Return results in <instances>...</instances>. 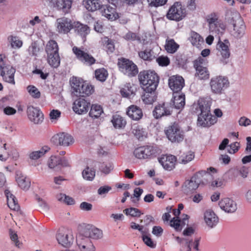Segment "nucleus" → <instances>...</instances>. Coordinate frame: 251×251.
<instances>
[{
	"mask_svg": "<svg viewBox=\"0 0 251 251\" xmlns=\"http://www.w3.org/2000/svg\"><path fill=\"white\" fill-rule=\"evenodd\" d=\"M16 70L4 54H0V74L3 79L10 84L15 85L14 75Z\"/></svg>",
	"mask_w": 251,
	"mask_h": 251,
	"instance_id": "39448f33",
	"label": "nucleus"
},
{
	"mask_svg": "<svg viewBox=\"0 0 251 251\" xmlns=\"http://www.w3.org/2000/svg\"><path fill=\"white\" fill-rule=\"evenodd\" d=\"M172 107L167 103H163L156 106L153 111V115L156 119L171 114Z\"/></svg>",
	"mask_w": 251,
	"mask_h": 251,
	"instance_id": "b1692460",
	"label": "nucleus"
},
{
	"mask_svg": "<svg viewBox=\"0 0 251 251\" xmlns=\"http://www.w3.org/2000/svg\"><path fill=\"white\" fill-rule=\"evenodd\" d=\"M240 148V144L239 142H235L231 143L229 146V148L228 150V152L230 153H234L237 152Z\"/></svg>",
	"mask_w": 251,
	"mask_h": 251,
	"instance_id": "338daca9",
	"label": "nucleus"
},
{
	"mask_svg": "<svg viewBox=\"0 0 251 251\" xmlns=\"http://www.w3.org/2000/svg\"><path fill=\"white\" fill-rule=\"evenodd\" d=\"M132 132L139 140H142L145 135L143 129L138 125H134L132 127Z\"/></svg>",
	"mask_w": 251,
	"mask_h": 251,
	"instance_id": "603ef678",
	"label": "nucleus"
},
{
	"mask_svg": "<svg viewBox=\"0 0 251 251\" xmlns=\"http://www.w3.org/2000/svg\"><path fill=\"white\" fill-rule=\"evenodd\" d=\"M95 74L97 79L100 81H105L108 76L107 71L104 68L96 70Z\"/></svg>",
	"mask_w": 251,
	"mask_h": 251,
	"instance_id": "864d4df0",
	"label": "nucleus"
},
{
	"mask_svg": "<svg viewBox=\"0 0 251 251\" xmlns=\"http://www.w3.org/2000/svg\"><path fill=\"white\" fill-rule=\"evenodd\" d=\"M229 46V43L226 40H225L224 42L219 41L217 44V48L220 52L223 58L220 61L224 65L227 63L226 59L229 57L230 55Z\"/></svg>",
	"mask_w": 251,
	"mask_h": 251,
	"instance_id": "aec40b11",
	"label": "nucleus"
},
{
	"mask_svg": "<svg viewBox=\"0 0 251 251\" xmlns=\"http://www.w3.org/2000/svg\"><path fill=\"white\" fill-rule=\"evenodd\" d=\"M7 100L6 98H2L0 100V109H2L3 113L7 116L14 115L17 112V110L14 108L8 106L5 103Z\"/></svg>",
	"mask_w": 251,
	"mask_h": 251,
	"instance_id": "4c0bfd02",
	"label": "nucleus"
},
{
	"mask_svg": "<svg viewBox=\"0 0 251 251\" xmlns=\"http://www.w3.org/2000/svg\"><path fill=\"white\" fill-rule=\"evenodd\" d=\"M16 181L18 186L24 190H28L30 187V181L29 179L21 173L17 174Z\"/></svg>",
	"mask_w": 251,
	"mask_h": 251,
	"instance_id": "c9c22d12",
	"label": "nucleus"
},
{
	"mask_svg": "<svg viewBox=\"0 0 251 251\" xmlns=\"http://www.w3.org/2000/svg\"><path fill=\"white\" fill-rule=\"evenodd\" d=\"M142 240L144 243L148 247L151 248H154L156 247V243L154 242L150 236L146 235V232L142 234Z\"/></svg>",
	"mask_w": 251,
	"mask_h": 251,
	"instance_id": "bf43d9fd",
	"label": "nucleus"
},
{
	"mask_svg": "<svg viewBox=\"0 0 251 251\" xmlns=\"http://www.w3.org/2000/svg\"><path fill=\"white\" fill-rule=\"evenodd\" d=\"M234 21L233 35L236 38H240L245 34L246 26L242 18L239 16Z\"/></svg>",
	"mask_w": 251,
	"mask_h": 251,
	"instance_id": "393cba45",
	"label": "nucleus"
},
{
	"mask_svg": "<svg viewBox=\"0 0 251 251\" xmlns=\"http://www.w3.org/2000/svg\"><path fill=\"white\" fill-rule=\"evenodd\" d=\"M73 28L75 31L81 37H85L90 31L89 27L79 22H74Z\"/></svg>",
	"mask_w": 251,
	"mask_h": 251,
	"instance_id": "e433bc0d",
	"label": "nucleus"
},
{
	"mask_svg": "<svg viewBox=\"0 0 251 251\" xmlns=\"http://www.w3.org/2000/svg\"><path fill=\"white\" fill-rule=\"evenodd\" d=\"M203 218L206 225L210 228H213L219 222L218 216L211 209H207L204 212Z\"/></svg>",
	"mask_w": 251,
	"mask_h": 251,
	"instance_id": "a878e982",
	"label": "nucleus"
},
{
	"mask_svg": "<svg viewBox=\"0 0 251 251\" xmlns=\"http://www.w3.org/2000/svg\"><path fill=\"white\" fill-rule=\"evenodd\" d=\"M56 238L59 244L65 247L70 246L73 242V238L71 236L62 233H58Z\"/></svg>",
	"mask_w": 251,
	"mask_h": 251,
	"instance_id": "ea45409f",
	"label": "nucleus"
},
{
	"mask_svg": "<svg viewBox=\"0 0 251 251\" xmlns=\"http://www.w3.org/2000/svg\"><path fill=\"white\" fill-rule=\"evenodd\" d=\"M209 85L212 94L221 95L229 87L230 82L226 76L218 75L211 78Z\"/></svg>",
	"mask_w": 251,
	"mask_h": 251,
	"instance_id": "20e7f679",
	"label": "nucleus"
},
{
	"mask_svg": "<svg viewBox=\"0 0 251 251\" xmlns=\"http://www.w3.org/2000/svg\"><path fill=\"white\" fill-rule=\"evenodd\" d=\"M27 114L29 120L35 124H40L44 120V115L41 110L33 106H28Z\"/></svg>",
	"mask_w": 251,
	"mask_h": 251,
	"instance_id": "dca6fc26",
	"label": "nucleus"
},
{
	"mask_svg": "<svg viewBox=\"0 0 251 251\" xmlns=\"http://www.w3.org/2000/svg\"><path fill=\"white\" fill-rule=\"evenodd\" d=\"M124 212L126 215L131 217H139L141 214V212L139 209L132 207L125 209Z\"/></svg>",
	"mask_w": 251,
	"mask_h": 251,
	"instance_id": "13d9d810",
	"label": "nucleus"
},
{
	"mask_svg": "<svg viewBox=\"0 0 251 251\" xmlns=\"http://www.w3.org/2000/svg\"><path fill=\"white\" fill-rule=\"evenodd\" d=\"M144 93L142 96L143 102L147 104H151L156 100L155 90H151L150 89H143Z\"/></svg>",
	"mask_w": 251,
	"mask_h": 251,
	"instance_id": "473e14b6",
	"label": "nucleus"
},
{
	"mask_svg": "<svg viewBox=\"0 0 251 251\" xmlns=\"http://www.w3.org/2000/svg\"><path fill=\"white\" fill-rule=\"evenodd\" d=\"M138 77L143 89L156 90L159 82V78L155 72L152 71L141 72Z\"/></svg>",
	"mask_w": 251,
	"mask_h": 251,
	"instance_id": "423d86ee",
	"label": "nucleus"
},
{
	"mask_svg": "<svg viewBox=\"0 0 251 251\" xmlns=\"http://www.w3.org/2000/svg\"><path fill=\"white\" fill-rule=\"evenodd\" d=\"M156 62L161 66H167L170 64V59L166 56H160L156 59Z\"/></svg>",
	"mask_w": 251,
	"mask_h": 251,
	"instance_id": "0e129e2a",
	"label": "nucleus"
},
{
	"mask_svg": "<svg viewBox=\"0 0 251 251\" xmlns=\"http://www.w3.org/2000/svg\"><path fill=\"white\" fill-rule=\"evenodd\" d=\"M168 139L172 142L179 143L184 138V132L177 123H174L165 130Z\"/></svg>",
	"mask_w": 251,
	"mask_h": 251,
	"instance_id": "1a4fd4ad",
	"label": "nucleus"
},
{
	"mask_svg": "<svg viewBox=\"0 0 251 251\" xmlns=\"http://www.w3.org/2000/svg\"><path fill=\"white\" fill-rule=\"evenodd\" d=\"M53 139L61 146L67 147L72 145L74 142L73 137L69 134L62 132L57 134L53 137Z\"/></svg>",
	"mask_w": 251,
	"mask_h": 251,
	"instance_id": "cd10ccee",
	"label": "nucleus"
},
{
	"mask_svg": "<svg viewBox=\"0 0 251 251\" xmlns=\"http://www.w3.org/2000/svg\"><path fill=\"white\" fill-rule=\"evenodd\" d=\"M102 113L103 110L100 105L98 104H92L89 114L92 118H98Z\"/></svg>",
	"mask_w": 251,
	"mask_h": 251,
	"instance_id": "de8ad7c7",
	"label": "nucleus"
},
{
	"mask_svg": "<svg viewBox=\"0 0 251 251\" xmlns=\"http://www.w3.org/2000/svg\"><path fill=\"white\" fill-rule=\"evenodd\" d=\"M172 102L175 108L182 109L185 103V95L182 92L174 93Z\"/></svg>",
	"mask_w": 251,
	"mask_h": 251,
	"instance_id": "c756f323",
	"label": "nucleus"
},
{
	"mask_svg": "<svg viewBox=\"0 0 251 251\" xmlns=\"http://www.w3.org/2000/svg\"><path fill=\"white\" fill-rule=\"evenodd\" d=\"M169 85L174 93L181 92V90L184 85V80L181 76H172L169 79Z\"/></svg>",
	"mask_w": 251,
	"mask_h": 251,
	"instance_id": "4be33fe9",
	"label": "nucleus"
},
{
	"mask_svg": "<svg viewBox=\"0 0 251 251\" xmlns=\"http://www.w3.org/2000/svg\"><path fill=\"white\" fill-rule=\"evenodd\" d=\"M150 5L153 6H159L164 5L167 0H147Z\"/></svg>",
	"mask_w": 251,
	"mask_h": 251,
	"instance_id": "69168bd1",
	"label": "nucleus"
},
{
	"mask_svg": "<svg viewBox=\"0 0 251 251\" xmlns=\"http://www.w3.org/2000/svg\"><path fill=\"white\" fill-rule=\"evenodd\" d=\"M59 156H51L47 161V165L50 169H54L59 165Z\"/></svg>",
	"mask_w": 251,
	"mask_h": 251,
	"instance_id": "5fc2aeb1",
	"label": "nucleus"
},
{
	"mask_svg": "<svg viewBox=\"0 0 251 251\" xmlns=\"http://www.w3.org/2000/svg\"><path fill=\"white\" fill-rule=\"evenodd\" d=\"M5 194L7 198V203L8 207L12 210H18L20 206L15 197L8 190L5 191Z\"/></svg>",
	"mask_w": 251,
	"mask_h": 251,
	"instance_id": "72a5a7b5",
	"label": "nucleus"
},
{
	"mask_svg": "<svg viewBox=\"0 0 251 251\" xmlns=\"http://www.w3.org/2000/svg\"><path fill=\"white\" fill-rule=\"evenodd\" d=\"M200 180L198 175L192 176L190 179L185 180L182 185V190L186 194L193 193L199 187Z\"/></svg>",
	"mask_w": 251,
	"mask_h": 251,
	"instance_id": "4468645a",
	"label": "nucleus"
},
{
	"mask_svg": "<svg viewBox=\"0 0 251 251\" xmlns=\"http://www.w3.org/2000/svg\"><path fill=\"white\" fill-rule=\"evenodd\" d=\"M219 205L221 209L228 213H234L237 209L236 202L229 198L222 199L219 202Z\"/></svg>",
	"mask_w": 251,
	"mask_h": 251,
	"instance_id": "a211bd4d",
	"label": "nucleus"
},
{
	"mask_svg": "<svg viewBox=\"0 0 251 251\" xmlns=\"http://www.w3.org/2000/svg\"><path fill=\"white\" fill-rule=\"evenodd\" d=\"M203 59L200 58L194 64L196 70V77L200 80H206L209 78L210 74L207 68L201 65Z\"/></svg>",
	"mask_w": 251,
	"mask_h": 251,
	"instance_id": "412c9836",
	"label": "nucleus"
},
{
	"mask_svg": "<svg viewBox=\"0 0 251 251\" xmlns=\"http://www.w3.org/2000/svg\"><path fill=\"white\" fill-rule=\"evenodd\" d=\"M140 58L144 60H151L155 58V54L151 50L147 49L138 53Z\"/></svg>",
	"mask_w": 251,
	"mask_h": 251,
	"instance_id": "8fccbe9b",
	"label": "nucleus"
},
{
	"mask_svg": "<svg viewBox=\"0 0 251 251\" xmlns=\"http://www.w3.org/2000/svg\"><path fill=\"white\" fill-rule=\"evenodd\" d=\"M113 126L116 128H121L125 126L126 120L121 116L115 115L113 116L111 121Z\"/></svg>",
	"mask_w": 251,
	"mask_h": 251,
	"instance_id": "c03bdc74",
	"label": "nucleus"
},
{
	"mask_svg": "<svg viewBox=\"0 0 251 251\" xmlns=\"http://www.w3.org/2000/svg\"><path fill=\"white\" fill-rule=\"evenodd\" d=\"M179 47V45L173 39H167L166 40L165 49L167 52L174 53Z\"/></svg>",
	"mask_w": 251,
	"mask_h": 251,
	"instance_id": "a19ab883",
	"label": "nucleus"
},
{
	"mask_svg": "<svg viewBox=\"0 0 251 251\" xmlns=\"http://www.w3.org/2000/svg\"><path fill=\"white\" fill-rule=\"evenodd\" d=\"M50 150L48 146H44L40 150L30 152L29 158L32 160H36L44 156Z\"/></svg>",
	"mask_w": 251,
	"mask_h": 251,
	"instance_id": "79ce46f5",
	"label": "nucleus"
},
{
	"mask_svg": "<svg viewBox=\"0 0 251 251\" xmlns=\"http://www.w3.org/2000/svg\"><path fill=\"white\" fill-rule=\"evenodd\" d=\"M83 4L90 11H95L100 9L101 6L99 0H83Z\"/></svg>",
	"mask_w": 251,
	"mask_h": 251,
	"instance_id": "58836bf2",
	"label": "nucleus"
},
{
	"mask_svg": "<svg viewBox=\"0 0 251 251\" xmlns=\"http://www.w3.org/2000/svg\"><path fill=\"white\" fill-rule=\"evenodd\" d=\"M212 187L222 188L225 185V182L222 178H216L213 179L210 182Z\"/></svg>",
	"mask_w": 251,
	"mask_h": 251,
	"instance_id": "052dcab7",
	"label": "nucleus"
},
{
	"mask_svg": "<svg viewBox=\"0 0 251 251\" xmlns=\"http://www.w3.org/2000/svg\"><path fill=\"white\" fill-rule=\"evenodd\" d=\"M118 65L120 71L129 77L135 76L138 73L137 65L129 59L124 58L119 59Z\"/></svg>",
	"mask_w": 251,
	"mask_h": 251,
	"instance_id": "9b49d317",
	"label": "nucleus"
},
{
	"mask_svg": "<svg viewBox=\"0 0 251 251\" xmlns=\"http://www.w3.org/2000/svg\"><path fill=\"white\" fill-rule=\"evenodd\" d=\"M113 167L111 163H101L99 165L100 171L105 175L109 174Z\"/></svg>",
	"mask_w": 251,
	"mask_h": 251,
	"instance_id": "4d7b16f0",
	"label": "nucleus"
},
{
	"mask_svg": "<svg viewBox=\"0 0 251 251\" xmlns=\"http://www.w3.org/2000/svg\"><path fill=\"white\" fill-rule=\"evenodd\" d=\"M188 40L193 46L197 48H201V45L204 44L203 38L198 33L194 31L190 32Z\"/></svg>",
	"mask_w": 251,
	"mask_h": 251,
	"instance_id": "2f4dec72",
	"label": "nucleus"
},
{
	"mask_svg": "<svg viewBox=\"0 0 251 251\" xmlns=\"http://www.w3.org/2000/svg\"><path fill=\"white\" fill-rule=\"evenodd\" d=\"M120 92L123 97L129 98L134 94V90L131 85L128 83L121 89Z\"/></svg>",
	"mask_w": 251,
	"mask_h": 251,
	"instance_id": "3c124183",
	"label": "nucleus"
},
{
	"mask_svg": "<svg viewBox=\"0 0 251 251\" xmlns=\"http://www.w3.org/2000/svg\"><path fill=\"white\" fill-rule=\"evenodd\" d=\"M50 3L51 6L56 7L66 13L72 6V0H50Z\"/></svg>",
	"mask_w": 251,
	"mask_h": 251,
	"instance_id": "bb28decb",
	"label": "nucleus"
},
{
	"mask_svg": "<svg viewBox=\"0 0 251 251\" xmlns=\"http://www.w3.org/2000/svg\"><path fill=\"white\" fill-rule=\"evenodd\" d=\"M189 216L186 214L182 215V219L180 220L179 217H174L170 222V226L176 230L180 231L183 226L188 223Z\"/></svg>",
	"mask_w": 251,
	"mask_h": 251,
	"instance_id": "c85d7f7f",
	"label": "nucleus"
},
{
	"mask_svg": "<svg viewBox=\"0 0 251 251\" xmlns=\"http://www.w3.org/2000/svg\"><path fill=\"white\" fill-rule=\"evenodd\" d=\"M194 158V152L192 151H189L181 155L179 157L178 162L183 164H186L192 161Z\"/></svg>",
	"mask_w": 251,
	"mask_h": 251,
	"instance_id": "49530a36",
	"label": "nucleus"
},
{
	"mask_svg": "<svg viewBox=\"0 0 251 251\" xmlns=\"http://www.w3.org/2000/svg\"><path fill=\"white\" fill-rule=\"evenodd\" d=\"M159 152L160 150L156 146L148 145L136 148L133 153L138 159H146L155 157Z\"/></svg>",
	"mask_w": 251,
	"mask_h": 251,
	"instance_id": "6e6552de",
	"label": "nucleus"
},
{
	"mask_svg": "<svg viewBox=\"0 0 251 251\" xmlns=\"http://www.w3.org/2000/svg\"><path fill=\"white\" fill-rule=\"evenodd\" d=\"M28 51L30 55L36 56L39 53V48L35 43H32L29 47Z\"/></svg>",
	"mask_w": 251,
	"mask_h": 251,
	"instance_id": "e2e57ef3",
	"label": "nucleus"
},
{
	"mask_svg": "<svg viewBox=\"0 0 251 251\" xmlns=\"http://www.w3.org/2000/svg\"><path fill=\"white\" fill-rule=\"evenodd\" d=\"M176 157L173 155H164L159 159V162L164 169L171 171L175 168Z\"/></svg>",
	"mask_w": 251,
	"mask_h": 251,
	"instance_id": "5701e85b",
	"label": "nucleus"
},
{
	"mask_svg": "<svg viewBox=\"0 0 251 251\" xmlns=\"http://www.w3.org/2000/svg\"><path fill=\"white\" fill-rule=\"evenodd\" d=\"M27 90L32 97L35 99H38L40 97V92L35 86L29 85L27 87Z\"/></svg>",
	"mask_w": 251,
	"mask_h": 251,
	"instance_id": "6e6d98bb",
	"label": "nucleus"
},
{
	"mask_svg": "<svg viewBox=\"0 0 251 251\" xmlns=\"http://www.w3.org/2000/svg\"><path fill=\"white\" fill-rule=\"evenodd\" d=\"M11 44L13 48H20L23 45V42L16 36H11Z\"/></svg>",
	"mask_w": 251,
	"mask_h": 251,
	"instance_id": "680f3d73",
	"label": "nucleus"
},
{
	"mask_svg": "<svg viewBox=\"0 0 251 251\" xmlns=\"http://www.w3.org/2000/svg\"><path fill=\"white\" fill-rule=\"evenodd\" d=\"M90 106V103L82 98L76 99L73 103V109L78 114L86 113Z\"/></svg>",
	"mask_w": 251,
	"mask_h": 251,
	"instance_id": "f3484780",
	"label": "nucleus"
},
{
	"mask_svg": "<svg viewBox=\"0 0 251 251\" xmlns=\"http://www.w3.org/2000/svg\"><path fill=\"white\" fill-rule=\"evenodd\" d=\"M56 30L61 34H67L73 28L74 23L69 18L62 17L57 19Z\"/></svg>",
	"mask_w": 251,
	"mask_h": 251,
	"instance_id": "ddd939ff",
	"label": "nucleus"
},
{
	"mask_svg": "<svg viewBox=\"0 0 251 251\" xmlns=\"http://www.w3.org/2000/svg\"><path fill=\"white\" fill-rule=\"evenodd\" d=\"M58 46L54 40H50L46 47L47 54V62L52 67L56 68L60 63V58L58 53Z\"/></svg>",
	"mask_w": 251,
	"mask_h": 251,
	"instance_id": "0eeeda50",
	"label": "nucleus"
},
{
	"mask_svg": "<svg viewBox=\"0 0 251 251\" xmlns=\"http://www.w3.org/2000/svg\"><path fill=\"white\" fill-rule=\"evenodd\" d=\"M72 93L77 97H85L92 94L93 87L76 77H73L70 80Z\"/></svg>",
	"mask_w": 251,
	"mask_h": 251,
	"instance_id": "7ed1b4c3",
	"label": "nucleus"
},
{
	"mask_svg": "<svg viewBox=\"0 0 251 251\" xmlns=\"http://www.w3.org/2000/svg\"><path fill=\"white\" fill-rule=\"evenodd\" d=\"M238 122L240 126H247L251 124V120L245 116L241 117Z\"/></svg>",
	"mask_w": 251,
	"mask_h": 251,
	"instance_id": "774afa93",
	"label": "nucleus"
},
{
	"mask_svg": "<svg viewBox=\"0 0 251 251\" xmlns=\"http://www.w3.org/2000/svg\"><path fill=\"white\" fill-rule=\"evenodd\" d=\"M210 32L217 35H222L225 31L226 25V22L220 18V14L212 12L205 18Z\"/></svg>",
	"mask_w": 251,
	"mask_h": 251,
	"instance_id": "f03ea898",
	"label": "nucleus"
},
{
	"mask_svg": "<svg viewBox=\"0 0 251 251\" xmlns=\"http://www.w3.org/2000/svg\"><path fill=\"white\" fill-rule=\"evenodd\" d=\"M176 239L182 246L181 251H191V241L189 237L183 238L176 237Z\"/></svg>",
	"mask_w": 251,
	"mask_h": 251,
	"instance_id": "a18cd8bd",
	"label": "nucleus"
},
{
	"mask_svg": "<svg viewBox=\"0 0 251 251\" xmlns=\"http://www.w3.org/2000/svg\"><path fill=\"white\" fill-rule=\"evenodd\" d=\"M76 243L80 251H96L95 246L88 238L78 235L76 237Z\"/></svg>",
	"mask_w": 251,
	"mask_h": 251,
	"instance_id": "6ab92c4d",
	"label": "nucleus"
},
{
	"mask_svg": "<svg viewBox=\"0 0 251 251\" xmlns=\"http://www.w3.org/2000/svg\"><path fill=\"white\" fill-rule=\"evenodd\" d=\"M186 15L185 8L182 6L180 2H176L169 9L166 17L169 20L179 21Z\"/></svg>",
	"mask_w": 251,
	"mask_h": 251,
	"instance_id": "9d476101",
	"label": "nucleus"
},
{
	"mask_svg": "<svg viewBox=\"0 0 251 251\" xmlns=\"http://www.w3.org/2000/svg\"><path fill=\"white\" fill-rule=\"evenodd\" d=\"M101 12L102 16L112 21L115 20L119 17V15L116 12L115 8L110 6H104Z\"/></svg>",
	"mask_w": 251,
	"mask_h": 251,
	"instance_id": "f704fd0d",
	"label": "nucleus"
},
{
	"mask_svg": "<svg viewBox=\"0 0 251 251\" xmlns=\"http://www.w3.org/2000/svg\"><path fill=\"white\" fill-rule=\"evenodd\" d=\"M210 100L200 98L192 105L193 111L200 114L198 119V125L203 127H209L217 122L216 117L210 113Z\"/></svg>",
	"mask_w": 251,
	"mask_h": 251,
	"instance_id": "f257e3e1",
	"label": "nucleus"
},
{
	"mask_svg": "<svg viewBox=\"0 0 251 251\" xmlns=\"http://www.w3.org/2000/svg\"><path fill=\"white\" fill-rule=\"evenodd\" d=\"M101 44L104 50L107 52H113L115 49L114 42L107 37H104L101 40Z\"/></svg>",
	"mask_w": 251,
	"mask_h": 251,
	"instance_id": "37998d69",
	"label": "nucleus"
},
{
	"mask_svg": "<svg viewBox=\"0 0 251 251\" xmlns=\"http://www.w3.org/2000/svg\"><path fill=\"white\" fill-rule=\"evenodd\" d=\"M79 235H82L84 238L89 239H98L102 237V232L101 230L91 225H86L82 230V233Z\"/></svg>",
	"mask_w": 251,
	"mask_h": 251,
	"instance_id": "2eb2a0df",
	"label": "nucleus"
},
{
	"mask_svg": "<svg viewBox=\"0 0 251 251\" xmlns=\"http://www.w3.org/2000/svg\"><path fill=\"white\" fill-rule=\"evenodd\" d=\"M126 113L131 119L136 121L140 120L143 116L141 109L134 105L128 107Z\"/></svg>",
	"mask_w": 251,
	"mask_h": 251,
	"instance_id": "7c9ffc66",
	"label": "nucleus"
},
{
	"mask_svg": "<svg viewBox=\"0 0 251 251\" xmlns=\"http://www.w3.org/2000/svg\"><path fill=\"white\" fill-rule=\"evenodd\" d=\"M73 51L76 58L85 65L91 66L96 62V59L83 48L74 47Z\"/></svg>",
	"mask_w": 251,
	"mask_h": 251,
	"instance_id": "f8f14e48",
	"label": "nucleus"
},
{
	"mask_svg": "<svg viewBox=\"0 0 251 251\" xmlns=\"http://www.w3.org/2000/svg\"><path fill=\"white\" fill-rule=\"evenodd\" d=\"M95 170L93 169L87 167L82 172V175L84 179L92 181L94 179L95 176Z\"/></svg>",
	"mask_w": 251,
	"mask_h": 251,
	"instance_id": "09e8293b",
	"label": "nucleus"
}]
</instances>
